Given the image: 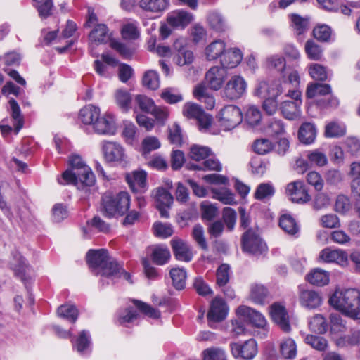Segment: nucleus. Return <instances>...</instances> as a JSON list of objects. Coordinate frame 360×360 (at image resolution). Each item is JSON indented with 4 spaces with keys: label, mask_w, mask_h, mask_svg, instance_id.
Masks as SVG:
<instances>
[{
    "label": "nucleus",
    "mask_w": 360,
    "mask_h": 360,
    "mask_svg": "<svg viewBox=\"0 0 360 360\" xmlns=\"http://www.w3.org/2000/svg\"><path fill=\"white\" fill-rule=\"evenodd\" d=\"M69 163L70 168L64 172L58 181L60 184H71L78 188L84 186H91L96 179L91 168L87 166L79 155L70 157Z\"/></svg>",
    "instance_id": "nucleus-1"
},
{
    "label": "nucleus",
    "mask_w": 360,
    "mask_h": 360,
    "mask_svg": "<svg viewBox=\"0 0 360 360\" xmlns=\"http://www.w3.org/2000/svg\"><path fill=\"white\" fill-rule=\"evenodd\" d=\"M330 304L345 315L360 320V291L355 288L337 290L329 299Z\"/></svg>",
    "instance_id": "nucleus-2"
},
{
    "label": "nucleus",
    "mask_w": 360,
    "mask_h": 360,
    "mask_svg": "<svg viewBox=\"0 0 360 360\" xmlns=\"http://www.w3.org/2000/svg\"><path fill=\"white\" fill-rule=\"evenodd\" d=\"M86 262L95 274L102 277L108 278L121 272L120 264L109 257L105 249L89 250L86 254Z\"/></svg>",
    "instance_id": "nucleus-3"
},
{
    "label": "nucleus",
    "mask_w": 360,
    "mask_h": 360,
    "mask_svg": "<svg viewBox=\"0 0 360 360\" xmlns=\"http://www.w3.org/2000/svg\"><path fill=\"white\" fill-rule=\"evenodd\" d=\"M129 206L130 196L127 192L121 191L116 194L106 192L102 196L101 209L107 217L122 216L128 211Z\"/></svg>",
    "instance_id": "nucleus-4"
},
{
    "label": "nucleus",
    "mask_w": 360,
    "mask_h": 360,
    "mask_svg": "<svg viewBox=\"0 0 360 360\" xmlns=\"http://www.w3.org/2000/svg\"><path fill=\"white\" fill-rule=\"evenodd\" d=\"M217 118L219 126L225 131H229L237 127L243 120L240 109L235 105L224 106L219 112Z\"/></svg>",
    "instance_id": "nucleus-5"
},
{
    "label": "nucleus",
    "mask_w": 360,
    "mask_h": 360,
    "mask_svg": "<svg viewBox=\"0 0 360 360\" xmlns=\"http://www.w3.org/2000/svg\"><path fill=\"white\" fill-rule=\"evenodd\" d=\"M8 103L12 124H8L5 120H2L0 123L1 132L5 137L12 131L17 134L23 127V117L18 104L14 99H11Z\"/></svg>",
    "instance_id": "nucleus-6"
},
{
    "label": "nucleus",
    "mask_w": 360,
    "mask_h": 360,
    "mask_svg": "<svg viewBox=\"0 0 360 360\" xmlns=\"http://www.w3.org/2000/svg\"><path fill=\"white\" fill-rule=\"evenodd\" d=\"M287 96L292 98L294 101H283L281 103V112L288 120H296L301 115V91L299 89H289Z\"/></svg>",
    "instance_id": "nucleus-7"
},
{
    "label": "nucleus",
    "mask_w": 360,
    "mask_h": 360,
    "mask_svg": "<svg viewBox=\"0 0 360 360\" xmlns=\"http://www.w3.org/2000/svg\"><path fill=\"white\" fill-rule=\"evenodd\" d=\"M101 148L106 162L119 164L127 163V155L125 149L121 144L112 141H103Z\"/></svg>",
    "instance_id": "nucleus-8"
},
{
    "label": "nucleus",
    "mask_w": 360,
    "mask_h": 360,
    "mask_svg": "<svg viewBox=\"0 0 360 360\" xmlns=\"http://www.w3.org/2000/svg\"><path fill=\"white\" fill-rule=\"evenodd\" d=\"M247 86V82L242 76L233 75L223 90L224 96L231 101L237 100L245 94Z\"/></svg>",
    "instance_id": "nucleus-9"
},
{
    "label": "nucleus",
    "mask_w": 360,
    "mask_h": 360,
    "mask_svg": "<svg viewBox=\"0 0 360 360\" xmlns=\"http://www.w3.org/2000/svg\"><path fill=\"white\" fill-rule=\"evenodd\" d=\"M231 354L234 358L251 360L257 354V345L254 339H250L243 344L232 342L230 344Z\"/></svg>",
    "instance_id": "nucleus-10"
},
{
    "label": "nucleus",
    "mask_w": 360,
    "mask_h": 360,
    "mask_svg": "<svg viewBox=\"0 0 360 360\" xmlns=\"http://www.w3.org/2000/svg\"><path fill=\"white\" fill-rule=\"evenodd\" d=\"M285 90L281 80L261 81L258 83L255 95L259 97L277 98Z\"/></svg>",
    "instance_id": "nucleus-11"
},
{
    "label": "nucleus",
    "mask_w": 360,
    "mask_h": 360,
    "mask_svg": "<svg viewBox=\"0 0 360 360\" xmlns=\"http://www.w3.org/2000/svg\"><path fill=\"white\" fill-rule=\"evenodd\" d=\"M244 250L252 254H261L266 249V244L252 230H248L243 236Z\"/></svg>",
    "instance_id": "nucleus-12"
},
{
    "label": "nucleus",
    "mask_w": 360,
    "mask_h": 360,
    "mask_svg": "<svg viewBox=\"0 0 360 360\" xmlns=\"http://www.w3.org/2000/svg\"><path fill=\"white\" fill-rule=\"evenodd\" d=\"M227 77L226 70L222 67L212 66L205 75V82L207 86L214 91L220 89Z\"/></svg>",
    "instance_id": "nucleus-13"
},
{
    "label": "nucleus",
    "mask_w": 360,
    "mask_h": 360,
    "mask_svg": "<svg viewBox=\"0 0 360 360\" xmlns=\"http://www.w3.org/2000/svg\"><path fill=\"white\" fill-rule=\"evenodd\" d=\"M155 207L159 210L161 217L169 218L168 210L173 202V196L164 188H158L154 194Z\"/></svg>",
    "instance_id": "nucleus-14"
},
{
    "label": "nucleus",
    "mask_w": 360,
    "mask_h": 360,
    "mask_svg": "<svg viewBox=\"0 0 360 360\" xmlns=\"http://www.w3.org/2000/svg\"><path fill=\"white\" fill-rule=\"evenodd\" d=\"M319 258L323 262L336 263L342 266H345L348 264L347 253L340 249L326 248L320 252Z\"/></svg>",
    "instance_id": "nucleus-15"
},
{
    "label": "nucleus",
    "mask_w": 360,
    "mask_h": 360,
    "mask_svg": "<svg viewBox=\"0 0 360 360\" xmlns=\"http://www.w3.org/2000/svg\"><path fill=\"white\" fill-rule=\"evenodd\" d=\"M237 315L246 321L250 322L257 328H264L266 321L264 316L259 311L248 306H240L236 310Z\"/></svg>",
    "instance_id": "nucleus-16"
},
{
    "label": "nucleus",
    "mask_w": 360,
    "mask_h": 360,
    "mask_svg": "<svg viewBox=\"0 0 360 360\" xmlns=\"http://www.w3.org/2000/svg\"><path fill=\"white\" fill-rule=\"evenodd\" d=\"M228 314V307L225 302L219 297H215L210 304V307L207 313V319L209 325L212 326L211 323H217L225 319Z\"/></svg>",
    "instance_id": "nucleus-17"
},
{
    "label": "nucleus",
    "mask_w": 360,
    "mask_h": 360,
    "mask_svg": "<svg viewBox=\"0 0 360 360\" xmlns=\"http://www.w3.org/2000/svg\"><path fill=\"white\" fill-rule=\"evenodd\" d=\"M270 314L273 321L285 333L290 331L289 316L284 306L278 303L273 304L270 307Z\"/></svg>",
    "instance_id": "nucleus-18"
},
{
    "label": "nucleus",
    "mask_w": 360,
    "mask_h": 360,
    "mask_svg": "<svg viewBox=\"0 0 360 360\" xmlns=\"http://www.w3.org/2000/svg\"><path fill=\"white\" fill-rule=\"evenodd\" d=\"M286 192L292 202L304 203L310 200L303 182L297 181L288 184Z\"/></svg>",
    "instance_id": "nucleus-19"
},
{
    "label": "nucleus",
    "mask_w": 360,
    "mask_h": 360,
    "mask_svg": "<svg viewBox=\"0 0 360 360\" xmlns=\"http://www.w3.org/2000/svg\"><path fill=\"white\" fill-rule=\"evenodd\" d=\"M95 131L99 134L113 135L116 131V124L111 113H105L99 117L94 124Z\"/></svg>",
    "instance_id": "nucleus-20"
},
{
    "label": "nucleus",
    "mask_w": 360,
    "mask_h": 360,
    "mask_svg": "<svg viewBox=\"0 0 360 360\" xmlns=\"http://www.w3.org/2000/svg\"><path fill=\"white\" fill-rule=\"evenodd\" d=\"M146 251L152 261L159 266L167 264L171 257L170 252L165 245H158L150 246L147 248Z\"/></svg>",
    "instance_id": "nucleus-21"
},
{
    "label": "nucleus",
    "mask_w": 360,
    "mask_h": 360,
    "mask_svg": "<svg viewBox=\"0 0 360 360\" xmlns=\"http://www.w3.org/2000/svg\"><path fill=\"white\" fill-rule=\"evenodd\" d=\"M243 55L240 49L237 48L225 49L221 59V65L225 70L236 67L242 60Z\"/></svg>",
    "instance_id": "nucleus-22"
},
{
    "label": "nucleus",
    "mask_w": 360,
    "mask_h": 360,
    "mask_svg": "<svg viewBox=\"0 0 360 360\" xmlns=\"http://www.w3.org/2000/svg\"><path fill=\"white\" fill-rule=\"evenodd\" d=\"M146 176L144 171H134L127 174L125 179L134 192H143L146 187Z\"/></svg>",
    "instance_id": "nucleus-23"
},
{
    "label": "nucleus",
    "mask_w": 360,
    "mask_h": 360,
    "mask_svg": "<svg viewBox=\"0 0 360 360\" xmlns=\"http://www.w3.org/2000/svg\"><path fill=\"white\" fill-rule=\"evenodd\" d=\"M171 245L177 260L188 262L192 259L193 253L191 248L182 240L172 239Z\"/></svg>",
    "instance_id": "nucleus-24"
},
{
    "label": "nucleus",
    "mask_w": 360,
    "mask_h": 360,
    "mask_svg": "<svg viewBox=\"0 0 360 360\" xmlns=\"http://www.w3.org/2000/svg\"><path fill=\"white\" fill-rule=\"evenodd\" d=\"M299 300L302 306L308 309H316L322 303V297L319 293L311 290H300Z\"/></svg>",
    "instance_id": "nucleus-25"
},
{
    "label": "nucleus",
    "mask_w": 360,
    "mask_h": 360,
    "mask_svg": "<svg viewBox=\"0 0 360 360\" xmlns=\"http://www.w3.org/2000/svg\"><path fill=\"white\" fill-rule=\"evenodd\" d=\"M193 20V15L184 11H175L167 18L168 25L174 27L184 28Z\"/></svg>",
    "instance_id": "nucleus-26"
},
{
    "label": "nucleus",
    "mask_w": 360,
    "mask_h": 360,
    "mask_svg": "<svg viewBox=\"0 0 360 360\" xmlns=\"http://www.w3.org/2000/svg\"><path fill=\"white\" fill-rule=\"evenodd\" d=\"M226 43L221 39H217L210 43L205 49V56L207 60L213 61L221 59L225 51Z\"/></svg>",
    "instance_id": "nucleus-27"
},
{
    "label": "nucleus",
    "mask_w": 360,
    "mask_h": 360,
    "mask_svg": "<svg viewBox=\"0 0 360 360\" xmlns=\"http://www.w3.org/2000/svg\"><path fill=\"white\" fill-rule=\"evenodd\" d=\"M11 268L15 272V274L19 277L22 281H26L27 271L29 266L26 264L25 259L18 252L13 255L12 261L10 262Z\"/></svg>",
    "instance_id": "nucleus-28"
},
{
    "label": "nucleus",
    "mask_w": 360,
    "mask_h": 360,
    "mask_svg": "<svg viewBox=\"0 0 360 360\" xmlns=\"http://www.w3.org/2000/svg\"><path fill=\"white\" fill-rule=\"evenodd\" d=\"M279 352L285 359H294L297 352V344L294 339L288 337L280 340Z\"/></svg>",
    "instance_id": "nucleus-29"
},
{
    "label": "nucleus",
    "mask_w": 360,
    "mask_h": 360,
    "mask_svg": "<svg viewBox=\"0 0 360 360\" xmlns=\"http://www.w3.org/2000/svg\"><path fill=\"white\" fill-rule=\"evenodd\" d=\"M101 110L98 107L93 105H87L82 108L79 113V118L81 122L87 125H93L100 117Z\"/></svg>",
    "instance_id": "nucleus-30"
},
{
    "label": "nucleus",
    "mask_w": 360,
    "mask_h": 360,
    "mask_svg": "<svg viewBox=\"0 0 360 360\" xmlns=\"http://www.w3.org/2000/svg\"><path fill=\"white\" fill-rule=\"evenodd\" d=\"M108 39L109 35L107 26L104 24L97 25L89 34L91 50H93L95 45L106 43Z\"/></svg>",
    "instance_id": "nucleus-31"
},
{
    "label": "nucleus",
    "mask_w": 360,
    "mask_h": 360,
    "mask_svg": "<svg viewBox=\"0 0 360 360\" xmlns=\"http://www.w3.org/2000/svg\"><path fill=\"white\" fill-rule=\"evenodd\" d=\"M194 97L205 104L207 110H212L215 105V99L207 92V88L202 84H198L193 91Z\"/></svg>",
    "instance_id": "nucleus-32"
},
{
    "label": "nucleus",
    "mask_w": 360,
    "mask_h": 360,
    "mask_svg": "<svg viewBox=\"0 0 360 360\" xmlns=\"http://www.w3.org/2000/svg\"><path fill=\"white\" fill-rule=\"evenodd\" d=\"M211 192L214 199L220 201L224 205H233L237 204L235 195L230 189L226 187L212 188Z\"/></svg>",
    "instance_id": "nucleus-33"
},
{
    "label": "nucleus",
    "mask_w": 360,
    "mask_h": 360,
    "mask_svg": "<svg viewBox=\"0 0 360 360\" xmlns=\"http://www.w3.org/2000/svg\"><path fill=\"white\" fill-rule=\"evenodd\" d=\"M316 129L315 125L311 122L303 123L298 131L299 140L304 144L313 143L316 139Z\"/></svg>",
    "instance_id": "nucleus-34"
},
{
    "label": "nucleus",
    "mask_w": 360,
    "mask_h": 360,
    "mask_svg": "<svg viewBox=\"0 0 360 360\" xmlns=\"http://www.w3.org/2000/svg\"><path fill=\"white\" fill-rule=\"evenodd\" d=\"M169 4V0H141L139 6L144 11L160 13L165 11Z\"/></svg>",
    "instance_id": "nucleus-35"
},
{
    "label": "nucleus",
    "mask_w": 360,
    "mask_h": 360,
    "mask_svg": "<svg viewBox=\"0 0 360 360\" xmlns=\"http://www.w3.org/2000/svg\"><path fill=\"white\" fill-rule=\"evenodd\" d=\"M269 295L266 288L259 283H252L250 286L249 298L254 303L262 304Z\"/></svg>",
    "instance_id": "nucleus-36"
},
{
    "label": "nucleus",
    "mask_w": 360,
    "mask_h": 360,
    "mask_svg": "<svg viewBox=\"0 0 360 360\" xmlns=\"http://www.w3.org/2000/svg\"><path fill=\"white\" fill-rule=\"evenodd\" d=\"M207 22L210 27L217 32H224L228 29L226 19L218 11L209 13Z\"/></svg>",
    "instance_id": "nucleus-37"
},
{
    "label": "nucleus",
    "mask_w": 360,
    "mask_h": 360,
    "mask_svg": "<svg viewBox=\"0 0 360 360\" xmlns=\"http://www.w3.org/2000/svg\"><path fill=\"white\" fill-rule=\"evenodd\" d=\"M306 278L312 285L322 286L329 283V274L321 269H315L307 275Z\"/></svg>",
    "instance_id": "nucleus-38"
},
{
    "label": "nucleus",
    "mask_w": 360,
    "mask_h": 360,
    "mask_svg": "<svg viewBox=\"0 0 360 360\" xmlns=\"http://www.w3.org/2000/svg\"><path fill=\"white\" fill-rule=\"evenodd\" d=\"M285 89H299L300 78L295 70L283 72V81L281 82Z\"/></svg>",
    "instance_id": "nucleus-39"
},
{
    "label": "nucleus",
    "mask_w": 360,
    "mask_h": 360,
    "mask_svg": "<svg viewBox=\"0 0 360 360\" xmlns=\"http://www.w3.org/2000/svg\"><path fill=\"white\" fill-rule=\"evenodd\" d=\"M188 169L193 170H214L220 172L222 166L219 161L214 158L205 160L202 163H189L186 165Z\"/></svg>",
    "instance_id": "nucleus-40"
},
{
    "label": "nucleus",
    "mask_w": 360,
    "mask_h": 360,
    "mask_svg": "<svg viewBox=\"0 0 360 360\" xmlns=\"http://www.w3.org/2000/svg\"><path fill=\"white\" fill-rule=\"evenodd\" d=\"M280 227L288 234L295 236L298 233L300 227L295 219L289 214H283L279 220Z\"/></svg>",
    "instance_id": "nucleus-41"
},
{
    "label": "nucleus",
    "mask_w": 360,
    "mask_h": 360,
    "mask_svg": "<svg viewBox=\"0 0 360 360\" xmlns=\"http://www.w3.org/2000/svg\"><path fill=\"white\" fill-rule=\"evenodd\" d=\"M309 329L315 333L323 334L327 332L328 326L324 316L316 314L309 321Z\"/></svg>",
    "instance_id": "nucleus-42"
},
{
    "label": "nucleus",
    "mask_w": 360,
    "mask_h": 360,
    "mask_svg": "<svg viewBox=\"0 0 360 360\" xmlns=\"http://www.w3.org/2000/svg\"><path fill=\"white\" fill-rule=\"evenodd\" d=\"M90 345L91 339L89 333L86 330H82L73 344V347L75 348L80 354L83 355L89 349Z\"/></svg>",
    "instance_id": "nucleus-43"
},
{
    "label": "nucleus",
    "mask_w": 360,
    "mask_h": 360,
    "mask_svg": "<svg viewBox=\"0 0 360 360\" xmlns=\"http://www.w3.org/2000/svg\"><path fill=\"white\" fill-rule=\"evenodd\" d=\"M169 274L172 280L173 285L177 290L184 288L186 285V272L183 268H173Z\"/></svg>",
    "instance_id": "nucleus-44"
},
{
    "label": "nucleus",
    "mask_w": 360,
    "mask_h": 360,
    "mask_svg": "<svg viewBox=\"0 0 360 360\" xmlns=\"http://www.w3.org/2000/svg\"><path fill=\"white\" fill-rule=\"evenodd\" d=\"M116 103L124 111H127L131 108V96L129 91L124 89H117L115 93Z\"/></svg>",
    "instance_id": "nucleus-45"
},
{
    "label": "nucleus",
    "mask_w": 360,
    "mask_h": 360,
    "mask_svg": "<svg viewBox=\"0 0 360 360\" xmlns=\"http://www.w3.org/2000/svg\"><path fill=\"white\" fill-rule=\"evenodd\" d=\"M57 314L71 323H75L78 318V310L74 305L65 304L58 308Z\"/></svg>",
    "instance_id": "nucleus-46"
},
{
    "label": "nucleus",
    "mask_w": 360,
    "mask_h": 360,
    "mask_svg": "<svg viewBox=\"0 0 360 360\" xmlns=\"http://www.w3.org/2000/svg\"><path fill=\"white\" fill-rule=\"evenodd\" d=\"M203 360H227L226 351L219 347H211L202 352Z\"/></svg>",
    "instance_id": "nucleus-47"
},
{
    "label": "nucleus",
    "mask_w": 360,
    "mask_h": 360,
    "mask_svg": "<svg viewBox=\"0 0 360 360\" xmlns=\"http://www.w3.org/2000/svg\"><path fill=\"white\" fill-rule=\"evenodd\" d=\"M331 92V87L327 84L314 83L308 86L307 89V96L314 98L319 95H326Z\"/></svg>",
    "instance_id": "nucleus-48"
},
{
    "label": "nucleus",
    "mask_w": 360,
    "mask_h": 360,
    "mask_svg": "<svg viewBox=\"0 0 360 360\" xmlns=\"http://www.w3.org/2000/svg\"><path fill=\"white\" fill-rule=\"evenodd\" d=\"M142 84L149 89H157L160 86V79L158 72L154 70L146 72L142 79Z\"/></svg>",
    "instance_id": "nucleus-49"
},
{
    "label": "nucleus",
    "mask_w": 360,
    "mask_h": 360,
    "mask_svg": "<svg viewBox=\"0 0 360 360\" xmlns=\"http://www.w3.org/2000/svg\"><path fill=\"white\" fill-rule=\"evenodd\" d=\"M345 126L336 122L328 123L325 129V136L330 138L342 136L345 134Z\"/></svg>",
    "instance_id": "nucleus-50"
},
{
    "label": "nucleus",
    "mask_w": 360,
    "mask_h": 360,
    "mask_svg": "<svg viewBox=\"0 0 360 360\" xmlns=\"http://www.w3.org/2000/svg\"><path fill=\"white\" fill-rule=\"evenodd\" d=\"M34 6L41 18H46L52 14L53 0H34Z\"/></svg>",
    "instance_id": "nucleus-51"
},
{
    "label": "nucleus",
    "mask_w": 360,
    "mask_h": 360,
    "mask_svg": "<svg viewBox=\"0 0 360 360\" xmlns=\"http://www.w3.org/2000/svg\"><path fill=\"white\" fill-rule=\"evenodd\" d=\"M304 342L318 351H324L328 347V341L321 336L307 335Z\"/></svg>",
    "instance_id": "nucleus-52"
},
{
    "label": "nucleus",
    "mask_w": 360,
    "mask_h": 360,
    "mask_svg": "<svg viewBox=\"0 0 360 360\" xmlns=\"http://www.w3.org/2000/svg\"><path fill=\"white\" fill-rule=\"evenodd\" d=\"M309 73L314 79L319 81L326 80L328 75L326 68L317 63L309 66Z\"/></svg>",
    "instance_id": "nucleus-53"
},
{
    "label": "nucleus",
    "mask_w": 360,
    "mask_h": 360,
    "mask_svg": "<svg viewBox=\"0 0 360 360\" xmlns=\"http://www.w3.org/2000/svg\"><path fill=\"white\" fill-rule=\"evenodd\" d=\"M211 150L207 146L198 145L193 146L190 150V157L195 161H200L207 158L211 155Z\"/></svg>",
    "instance_id": "nucleus-54"
},
{
    "label": "nucleus",
    "mask_w": 360,
    "mask_h": 360,
    "mask_svg": "<svg viewBox=\"0 0 360 360\" xmlns=\"http://www.w3.org/2000/svg\"><path fill=\"white\" fill-rule=\"evenodd\" d=\"M122 36L125 39H136L139 36L138 22L136 21L127 22L122 26Z\"/></svg>",
    "instance_id": "nucleus-55"
},
{
    "label": "nucleus",
    "mask_w": 360,
    "mask_h": 360,
    "mask_svg": "<svg viewBox=\"0 0 360 360\" xmlns=\"http://www.w3.org/2000/svg\"><path fill=\"white\" fill-rule=\"evenodd\" d=\"M330 320V333L335 335L340 333H344L346 330V326L342 316L338 314H331Z\"/></svg>",
    "instance_id": "nucleus-56"
},
{
    "label": "nucleus",
    "mask_w": 360,
    "mask_h": 360,
    "mask_svg": "<svg viewBox=\"0 0 360 360\" xmlns=\"http://www.w3.org/2000/svg\"><path fill=\"white\" fill-rule=\"evenodd\" d=\"M274 188L271 184L262 183L260 184L255 193V197L257 200H264L271 198L274 194Z\"/></svg>",
    "instance_id": "nucleus-57"
},
{
    "label": "nucleus",
    "mask_w": 360,
    "mask_h": 360,
    "mask_svg": "<svg viewBox=\"0 0 360 360\" xmlns=\"http://www.w3.org/2000/svg\"><path fill=\"white\" fill-rule=\"evenodd\" d=\"M217 284L220 286L226 285L230 279V266L227 264H221L216 272Z\"/></svg>",
    "instance_id": "nucleus-58"
},
{
    "label": "nucleus",
    "mask_w": 360,
    "mask_h": 360,
    "mask_svg": "<svg viewBox=\"0 0 360 360\" xmlns=\"http://www.w3.org/2000/svg\"><path fill=\"white\" fill-rule=\"evenodd\" d=\"M135 101L139 108L147 113L151 114L155 109V104L153 99L145 95H137L135 98Z\"/></svg>",
    "instance_id": "nucleus-59"
},
{
    "label": "nucleus",
    "mask_w": 360,
    "mask_h": 360,
    "mask_svg": "<svg viewBox=\"0 0 360 360\" xmlns=\"http://www.w3.org/2000/svg\"><path fill=\"white\" fill-rule=\"evenodd\" d=\"M139 314L135 309L128 308L120 312L118 322L120 325L127 326L129 323H134L137 320Z\"/></svg>",
    "instance_id": "nucleus-60"
},
{
    "label": "nucleus",
    "mask_w": 360,
    "mask_h": 360,
    "mask_svg": "<svg viewBox=\"0 0 360 360\" xmlns=\"http://www.w3.org/2000/svg\"><path fill=\"white\" fill-rule=\"evenodd\" d=\"M291 26L297 34L305 32L308 27V21L297 14L291 15Z\"/></svg>",
    "instance_id": "nucleus-61"
},
{
    "label": "nucleus",
    "mask_w": 360,
    "mask_h": 360,
    "mask_svg": "<svg viewBox=\"0 0 360 360\" xmlns=\"http://www.w3.org/2000/svg\"><path fill=\"white\" fill-rule=\"evenodd\" d=\"M305 51L311 60H319L322 56L321 47L311 40H308L305 44Z\"/></svg>",
    "instance_id": "nucleus-62"
},
{
    "label": "nucleus",
    "mask_w": 360,
    "mask_h": 360,
    "mask_svg": "<svg viewBox=\"0 0 360 360\" xmlns=\"http://www.w3.org/2000/svg\"><path fill=\"white\" fill-rule=\"evenodd\" d=\"M254 150L260 155H265L273 151L274 144L267 139H257L254 143Z\"/></svg>",
    "instance_id": "nucleus-63"
},
{
    "label": "nucleus",
    "mask_w": 360,
    "mask_h": 360,
    "mask_svg": "<svg viewBox=\"0 0 360 360\" xmlns=\"http://www.w3.org/2000/svg\"><path fill=\"white\" fill-rule=\"evenodd\" d=\"M332 31L326 25H317L314 28L313 34L320 41H328L331 37Z\"/></svg>",
    "instance_id": "nucleus-64"
}]
</instances>
